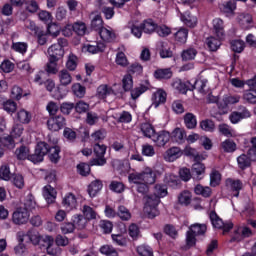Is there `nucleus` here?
Instances as JSON below:
<instances>
[{
	"instance_id": "1",
	"label": "nucleus",
	"mask_w": 256,
	"mask_h": 256,
	"mask_svg": "<svg viewBox=\"0 0 256 256\" xmlns=\"http://www.w3.org/2000/svg\"><path fill=\"white\" fill-rule=\"evenodd\" d=\"M144 213L148 215L149 219H155V217L159 216V209L157 206L161 203L159 196L150 194L144 196Z\"/></svg>"
},
{
	"instance_id": "2",
	"label": "nucleus",
	"mask_w": 256,
	"mask_h": 256,
	"mask_svg": "<svg viewBox=\"0 0 256 256\" xmlns=\"http://www.w3.org/2000/svg\"><path fill=\"white\" fill-rule=\"evenodd\" d=\"M173 89L179 91V93H187V91H191L193 89H197L200 93H205V88L207 87V80H196L192 87H189L185 82L181 80H175L172 83Z\"/></svg>"
},
{
	"instance_id": "3",
	"label": "nucleus",
	"mask_w": 256,
	"mask_h": 256,
	"mask_svg": "<svg viewBox=\"0 0 256 256\" xmlns=\"http://www.w3.org/2000/svg\"><path fill=\"white\" fill-rule=\"evenodd\" d=\"M50 149L51 147H49L48 143L39 142L35 148L34 154L29 156V160L32 161V163H41L45 155L49 153Z\"/></svg>"
},
{
	"instance_id": "4",
	"label": "nucleus",
	"mask_w": 256,
	"mask_h": 256,
	"mask_svg": "<svg viewBox=\"0 0 256 256\" xmlns=\"http://www.w3.org/2000/svg\"><path fill=\"white\" fill-rule=\"evenodd\" d=\"M106 151H107V146L96 143L94 145V154H95L96 158H93L90 161V164L98 165V166L105 165V163H107V160L105 159Z\"/></svg>"
},
{
	"instance_id": "5",
	"label": "nucleus",
	"mask_w": 256,
	"mask_h": 256,
	"mask_svg": "<svg viewBox=\"0 0 256 256\" xmlns=\"http://www.w3.org/2000/svg\"><path fill=\"white\" fill-rule=\"evenodd\" d=\"M210 220L215 229L223 230V235L229 233V231L233 229V223L229 222L227 224H224L223 220L219 218V216H217V213L215 212L210 213Z\"/></svg>"
},
{
	"instance_id": "6",
	"label": "nucleus",
	"mask_w": 256,
	"mask_h": 256,
	"mask_svg": "<svg viewBox=\"0 0 256 256\" xmlns=\"http://www.w3.org/2000/svg\"><path fill=\"white\" fill-rule=\"evenodd\" d=\"M29 211L23 209V207L17 208L12 214V221L15 225H25L29 221Z\"/></svg>"
},
{
	"instance_id": "7",
	"label": "nucleus",
	"mask_w": 256,
	"mask_h": 256,
	"mask_svg": "<svg viewBox=\"0 0 256 256\" xmlns=\"http://www.w3.org/2000/svg\"><path fill=\"white\" fill-rule=\"evenodd\" d=\"M89 19L91 21L90 27L93 31H96L97 33L100 32L101 29H103L105 26V23L103 22V17L101 16V13L99 11H93L89 14Z\"/></svg>"
},
{
	"instance_id": "8",
	"label": "nucleus",
	"mask_w": 256,
	"mask_h": 256,
	"mask_svg": "<svg viewBox=\"0 0 256 256\" xmlns=\"http://www.w3.org/2000/svg\"><path fill=\"white\" fill-rule=\"evenodd\" d=\"M65 125H67V121L62 115L53 116L47 121V126L50 131H61Z\"/></svg>"
},
{
	"instance_id": "9",
	"label": "nucleus",
	"mask_w": 256,
	"mask_h": 256,
	"mask_svg": "<svg viewBox=\"0 0 256 256\" xmlns=\"http://www.w3.org/2000/svg\"><path fill=\"white\" fill-rule=\"evenodd\" d=\"M226 187L233 192L234 197H239V192L243 189V182L241 180H235L233 178L226 179Z\"/></svg>"
},
{
	"instance_id": "10",
	"label": "nucleus",
	"mask_w": 256,
	"mask_h": 256,
	"mask_svg": "<svg viewBox=\"0 0 256 256\" xmlns=\"http://www.w3.org/2000/svg\"><path fill=\"white\" fill-rule=\"evenodd\" d=\"M169 139H171V135L166 131L155 133L154 136H152V141L156 143L158 147H165V145L169 143Z\"/></svg>"
},
{
	"instance_id": "11",
	"label": "nucleus",
	"mask_w": 256,
	"mask_h": 256,
	"mask_svg": "<svg viewBox=\"0 0 256 256\" xmlns=\"http://www.w3.org/2000/svg\"><path fill=\"white\" fill-rule=\"evenodd\" d=\"M48 55L49 59H54L56 61H59V59H63V55H65V50L61 48V46L52 44L48 48Z\"/></svg>"
},
{
	"instance_id": "12",
	"label": "nucleus",
	"mask_w": 256,
	"mask_h": 256,
	"mask_svg": "<svg viewBox=\"0 0 256 256\" xmlns=\"http://www.w3.org/2000/svg\"><path fill=\"white\" fill-rule=\"evenodd\" d=\"M181 155H183V152H181V148L172 147L165 152L164 159L169 163H173V161H177V159H179Z\"/></svg>"
},
{
	"instance_id": "13",
	"label": "nucleus",
	"mask_w": 256,
	"mask_h": 256,
	"mask_svg": "<svg viewBox=\"0 0 256 256\" xmlns=\"http://www.w3.org/2000/svg\"><path fill=\"white\" fill-rule=\"evenodd\" d=\"M156 179H157V174L155 173V171H153V169L148 167L142 171V181L146 185H153Z\"/></svg>"
},
{
	"instance_id": "14",
	"label": "nucleus",
	"mask_w": 256,
	"mask_h": 256,
	"mask_svg": "<svg viewBox=\"0 0 256 256\" xmlns=\"http://www.w3.org/2000/svg\"><path fill=\"white\" fill-rule=\"evenodd\" d=\"M98 35H100V38L102 39V41H105V43H111L115 41L116 38L113 29L105 28V26L99 30Z\"/></svg>"
},
{
	"instance_id": "15",
	"label": "nucleus",
	"mask_w": 256,
	"mask_h": 256,
	"mask_svg": "<svg viewBox=\"0 0 256 256\" xmlns=\"http://www.w3.org/2000/svg\"><path fill=\"white\" fill-rule=\"evenodd\" d=\"M43 197L47 201V203H55V199H57V191L53 186L46 185L43 188Z\"/></svg>"
},
{
	"instance_id": "16",
	"label": "nucleus",
	"mask_w": 256,
	"mask_h": 256,
	"mask_svg": "<svg viewBox=\"0 0 256 256\" xmlns=\"http://www.w3.org/2000/svg\"><path fill=\"white\" fill-rule=\"evenodd\" d=\"M152 105L153 107H155V109H157V107H159V105L165 103V101H167V93L165 91H163L162 89L156 91L153 96H152Z\"/></svg>"
},
{
	"instance_id": "17",
	"label": "nucleus",
	"mask_w": 256,
	"mask_h": 256,
	"mask_svg": "<svg viewBox=\"0 0 256 256\" xmlns=\"http://www.w3.org/2000/svg\"><path fill=\"white\" fill-rule=\"evenodd\" d=\"M97 95L99 97V99H107V97H109V95H113L115 97V95H117V93H115V90L111 87H109L108 85H100L97 88Z\"/></svg>"
},
{
	"instance_id": "18",
	"label": "nucleus",
	"mask_w": 256,
	"mask_h": 256,
	"mask_svg": "<svg viewBox=\"0 0 256 256\" xmlns=\"http://www.w3.org/2000/svg\"><path fill=\"white\" fill-rule=\"evenodd\" d=\"M237 9V2L235 0H228L220 5V11L225 15H233Z\"/></svg>"
},
{
	"instance_id": "19",
	"label": "nucleus",
	"mask_w": 256,
	"mask_h": 256,
	"mask_svg": "<svg viewBox=\"0 0 256 256\" xmlns=\"http://www.w3.org/2000/svg\"><path fill=\"white\" fill-rule=\"evenodd\" d=\"M58 79L60 81V85L63 87H67V85H71L73 81V77L71 76V73H69V70L62 69L60 72H58Z\"/></svg>"
},
{
	"instance_id": "20",
	"label": "nucleus",
	"mask_w": 256,
	"mask_h": 256,
	"mask_svg": "<svg viewBox=\"0 0 256 256\" xmlns=\"http://www.w3.org/2000/svg\"><path fill=\"white\" fill-rule=\"evenodd\" d=\"M213 29L218 39H223V37H225V26L223 25V21L220 18L213 20Z\"/></svg>"
},
{
	"instance_id": "21",
	"label": "nucleus",
	"mask_w": 256,
	"mask_h": 256,
	"mask_svg": "<svg viewBox=\"0 0 256 256\" xmlns=\"http://www.w3.org/2000/svg\"><path fill=\"white\" fill-rule=\"evenodd\" d=\"M238 23L242 29H251L253 27V17L250 14H240Z\"/></svg>"
},
{
	"instance_id": "22",
	"label": "nucleus",
	"mask_w": 256,
	"mask_h": 256,
	"mask_svg": "<svg viewBox=\"0 0 256 256\" xmlns=\"http://www.w3.org/2000/svg\"><path fill=\"white\" fill-rule=\"evenodd\" d=\"M256 161V159H252L251 155H249V152L246 154H241L237 158L238 167L240 169H247V167H251V162Z\"/></svg>"
},
{
	"instance_id": "23",
	"label": "nucleus",
	"mask_w": 256,
	"mask_h": 256,
	"mask_svg": "<svg viewBox=\"0 0 256 256\" xmlns=\"http://www.w3.org/2000/svg\"><path fill=\"white\" fill-rule=\"evenodd\" d=\"M184 125L187 129L197 128V116L195 114L188 112L184 115Z\"/></svg>"
},
{
	"instance_id": "24",
	"label": "nucleus",
	"mask_w": 256,
	"mask_h": 256,
	"mask_svg": "<svg viewBox=\"0 0 256 256\" xmlns=\"http://www.w3.org/2000/svg\"><path fill=\"white\" fill-rule=\"evenodd\" d=\"M141 27H142L144 33L151 34V33H155V31H157L158 25L153 19H146L141 24Z\"/></svg>"
},
{
	"instance_id": "25",
	"label": "nucleus",
	"mask_w": 256,
	"mask_h": 256,
	"mask_svg": "<svg viewBox=\"0 0 256 256\" xmlns=\"http://www.w3.org/2000/svg\"><path fill=\"white\" fill-rule=\"evenodd\" d=\"M72 223L75 229H85L89 221L81 214H76L73 216Z\"/></svg>"
},
{
	"instance_id": "26",
	"label": "nucleus",
	"mask_w": 256,
	"mask_h": 256,
	"mask_svg": "<svg viewBox=\"0 0 256 256\" xmlns=\"http://www.w3.org/2000/svg\"><path fill=\"white\" fill-rule=\"evenodd\" d=\"M101 189H103V182L101 180L92 181L88 186V194L90 197H95Z\"/></svg>"
},
{
	"instance_id": "27",
	"label": "nucleus",
	"mask_w": 256,
	"mask_h": 256,
	"mask_svg": "<svg viewBox=\"0 0 256 256\" xmlns=\"http://www.w3.org/2000/svg\"><path fill=\"white\" fill-rule=\"evenodd\" d=\"M62 203L66 209H75V207H77V198L73 193H69L63 198Z\"/></svg>"
},
{
	"instance_id": "28",
	"label": "nucleus",
	"mask_w": 256,
	"mask_h": 256,
	"mask_svg": "<svg viewBox=\"0 0 256 256\" xmlns=\"http://www.w3.org/2000/svg\"><path fill=\"white\" fill-rule=\"evenodd\" d=\"M181 21L187 25V27H195L197 25V17L189 12L181 14Z\"/></svg>"
},
{
	"instance_id": "29",
	"label": "nucleus",
	"mask_w": 256,
	"mask_h": 256,
	"mask_svg": "<svg viewBox=\"0 0 256 256\" xmlns=\"http://www.w3.org/2000/svg\"><path fill=\"white\" fill-rule=\"evenodd\" d=\"M155 79H171L173 77V72L170 68H164V69H157L154 72Z\"/></svg>"
},
{
	"instance_id": "30",
	"label": "nucleus",
	"mask_w": 256,
	"mask_h": 256,
	"mask_svg": "<svg viewBox=\"0 0 256 256\" xmlns=\"http://www.w3.org/2000/svg\"><path fill=\"white\" fill-rule=\"evenodd\" d=\"M59 60H54L52 58H49L46 66L45 71L48 73V75H57L59 73V68L57 67V63Z\"/></svg>"
},
{
	"instance_id": "31",
	"label": "nucleus",
	"mask_w": 256,
	"mask_h": 256,
	"mask_svg": "<svg viewBox=\"0 0 256 256\" xmlns=\"http://www.w3.org/2000/svg\"><path fill=\"white\" fill-rule=\"evenodd\" d=\"M82 214L84 219L88 221H93V219H97V212L91 206L84 205L82 207Z\"/></svg>"
},
{
	"instance_id": "32",
	"label": "nucleus",
	"mask_w": 256,
	"mask_h": 256,
	"mask_svg": "<svg viewBox=\"0 0 256 256\" xmlns=\"http://www.w3.org/2000/svg\"><path fill=\"white\" fill-rule=\"evenodd\" d=\"M141 132L143 133L144 137H148V139H153L155 135V128L150 123H142L140 126Z\"/></svg>"
},
{
	"instance_id": "33",
	"label": "nucleus",
	"mask_w": 256,
	"mask_h": 256,
	"mask_svg": "<svg viewBox=\"0 0 256 256\" xmlns=\"http://www.w3.org/2000/svg\"><path fill=\"white\" fill-rule=\"evenodd\" d=\"M221 147L224 153H235V151H237V144L231 139L222 142Z\"/></svg>"
},
{
	"instance_id": "34",
	"label": "nucleus",
	"mask_w": 256,
	"mask_h": 256,
	"mask_svg": "<svg viewBox=\"0 0 256 256\" xmlns=\"http://www.w3.org/2000/svg\"><path fill=\"white\" fill-rule=\"evenodd\" d=\"M218 131L221 135H224V137H235V130L228 124H219Z\"/></svg>"
},
{
	"instance_id": "35",
	"label": "nucleus",
	"mask_w": 256,
	"mask_h": 256,
	"mask_svg": "<svg viewBox=\"0 0 256 256\" xmlns=\"http://www.w3.org/2000/svg\"><path fill=\"white\" fill-rule=\"evenodd\" d=\"M17 121H19V123L27 125V123H30L31 121V113H29V111L25 109H20L17 112Z\"/></svg>"
},
{
	"instance_id": "36",
	"label": "nucleus",
	"mask_w": 256,
	"mask_h": 256,
	"mask_svg": "<svg viewBox=\"0 0 256 256\" xmlns=\"http://www.w3.org/2000/svg\"><path fill=\"white\" fill-rule=\"evenodd\" d=\"M189 231H191V233H193L194 235H205V233L207 232V225L205 224H192L189 227Z\"/></svg>"
},
{
	"instance_id": "37",
	"label": "nucleus",
	"mask_w": 256,
	"mask_h": 256,
	"mask_svg": "<svg viewBox=\"0 0 256 256\" xmlns=\"http://www.w3.org/2000/svg\"><path fill=\"white\" fill-rule=\"evenodd\" d=\"M72 27L74 33H76V35H79L80 37H83V35L87 33V24H85V22H75L74 24H72Z\"/></svg>"
},
{
	"instance_id": "38",
	"label": "nucleus",
	"mask_w": 256,
	"mask_h": 256,
	"mask_svg": "<svg viewBox=\"0 0 256 256\" xmlns=\"http://www.w3.org/2000/svg\"><path fill=\"white\" fill-rule=\"evenodd\" d=\"M48 153L51 163H59V159H61V156H59V153H61V148H59V146L50 147Z\"/></svg>"
},
{
	"instance_id": "39",
	"label": "nucleus",
	"mask_w": 256,
	"mask_h": 256,
	"mask_svg": "<svg viewBox=\"0 0 256 256\" xmlns=\"http://www.w3.org/2000/svg\"><path fill=\"white\" fill-rule=\"evenodd\" d=\"M221 39L222 38H215L213 36L207 38L206 40V44L207 47L210 49V51H217V49H219V47H221Z\"/></svg>"
},
{
	"instance_id": "40",
	"label": "nucleus",
	"mask_w": 256,
	"mask_h": 256,
	"mask_svg": "<svg viewBox=\"0 0 256 256\" xmlns=\"http://www.w3.org/2000/svg\"><path fill=\"white\" fill-rule=\"evenodd\" d=\"M197 236L191 232V230H188L186 232V245L184 246V249H191V247H195L197 244Z\"/></svg>"
},
{
	"instance_id": "41",
	"label": "nucleus",
	"mask_w": 256,
	"mask_h": 256,
	"mask_svg": "<svg viewBox=\"0 0 256 256\" xmlns=\"http://www.w3.org/2000/svg\"><path fill=\"white\" fill-rule=\"evenodd\" d=\"M187 135L185 134V130L181 129V128H176L174 129V131L172 132V139L173 141H175L176 143H183L185 141V137Z\"/></svg>"
},
{
	"instance_id": "42",
	"label": "nucleus",
	"mask_w": 256,
	"mask_h": 256,
	"mask_svg": "<svg viewBox=\"0 0 256 256\" xmlns=\"http://www.w3.org/2000/svg\"><path fill=\"white\" fill-rule=\"evenodd\" d=\"M200 129L202 131H207L208 133H213L215 131V122L211 119H205L200 122Z\"/></svg>"
},
{
	"instance_id": "43",
	"label": "nucleus",
	"mask_w": 256,
	"mask_h": 256,
	"mask_svg": "<svg viewBox=\"0 0 256 256\" xmlns=\"http://www.w3.org/2000/svg\"><path fill=\"white\" fill-rule=\"evenodd\" d=\"M39 21L45 24H49L53 21V15L47 10H40L37 14Z\"/></svg>"
},
{
	"instance_id": "44",
	"label": "nucleus",
	"mask_w": 256,
	"mask_h": 256,
	"mask_svg": "<svg viewBox=\"0 0 256 256\" xmlns=\"http://www.w3.org/2000/svg\"><path fill=\"white\" fill-rule=\"evenodd\" d=\"M47 34L55 39L61 34V27H59L57 23H49L47 26Z\"/></svg>"
},
{
	"instance_id": "45",
	"label": "nucleus",
	"mask_w": 256,
	"mask_h": 256,
	"mask_svg": "<svg viewBox=\"0 0 256 256\" xmlns=\"http://www.w3.org/2000/svg\"><path fill=\"white\" fill-rule=\"evenodd\" d=\"M181 57L184 61H193L197 57V50L195 48H188L182 52Z\"/></svg>"
},
{
	"instance_id": "46",
	"label": "nucleus",
	"mask_w": 256,
	"mask_h": 256,
	"mask_svg": "<svg viewBox=\"0 0 256 256\" xmlns=\"http://www.w3.org/2000/svg\"><path fill=\"white\" fill-rule=\"evenodd\" d=\"M194 193H196V195H202V197H211V188L198 184L194 188Z\"/></svg>"
},
{
	"instance_id": "47",
	"label": "nucleus",
	"mask_w": 256,
	"mask_h": 256,
	"mask_svg": "<svg viewBox=\"0 0 256 256\" xmlns=\"http://www.w3.org/2000/svg\"><path fill=\"white\" fill-rule=\"evenodd\" d=\"M72 91L76 97L79 99H83L85 97L86 88L85 86L81 85L80 83H76L72 86Z\"/></svg>"
},
{
	"instance_id": "48",
	"label": "nucleus",
	"mask_w": 256,
	"mask_h": 256,
	"mask_svg": "<svg viewBox=\"0 0 256 256\" xmlns=\"http://www.w3.org/2000/svg\"><path fill=\"white\" fill-rule=\"evenodd\" d=\"M15 155L20 161H24V159H29V157H31V155H29V149L25 146L16 149Z\"/></svg>"
},
{
	"instance_id": "49",
	"label": "nucleus",
	"mask_w": 256,
	"mask_h": 256,
	"mask_svg": "<svg viewBox=\"0 0 256 256\" xmlns=\"http://www.w3.org/2000/svg\"><path fill=\"white\" fill-rule=\"evenodd\" d=\"M242 99L246 101V103L256 105V90H249L244 92Z\"/></svg>"
},
{
	"instance_id": "50",
	"label": "nucleus",
	"mask_w": 256,
	"mask_h": 256,
	"mask_svg": "<svg viewBox=\"0 0 256 256\" xmlns=\"http://www.w3.org/2000/svg\"><path fill=\"white\" fill-rule=\"evenodd\" d=\"M117 215L122 221H129L131 219V212L125 206L118 207Z\"/></svg>"
},
{
	"instance_id": "51",
	"label": "nucleus",
	"mask_w": 256,
	"mask_h": 256,
	"mask_svg": "<svg viewBox=\"0 0 256 256\" xmlns=\"http://www.w3.org/2000/svg\"><path fill=\"white\" fill-rule=\"evenodd\" d=\"M188 35L189 31L185 28H181L176 32L175 39L178 41V43H186Z\"/></svg>"
},
{
	"instance_id": "52",
	"label": "nucleus",
	"mask_w": 256,
	"mask_h": 256,
	"mask_svg": "<svg viewBox=\"0 0 256 256\" xmlns=\"http://www.w3.org/2000/svg\"><path fill=\"white\" fill-rule=\"evenodd\" d=\"M160 47V57H162V59L173 57V52L167 47V42H161Z\"/></svg>"
},
{
	"instance_id": "53",
	"label": "nucleus",
	"mask_w": 256,
	"mask_h": 256,
	"mask_svg": "<svg viewBox=\"0 0 256 256\" xmlns=\"http://www.w3.org/2000/svg\"><path fill=\"white\" fill-rule=\"evenodd\" d=\"M100 253H102V255H106V256H119V253L117 252V250L110 245H104L100 248Z\"/></svg>"
},
{
	"instance_id": "54",
	"label": "nucleus",
	"mask_w": 256,
	"mask_h": 256,
	"mask_svg": "<svg viewBox=\"0 0 256 256\" xmlns=\"http://www.w3.org/2000/svg\"><path fill=\"white\" fill-rule=\"evenodd\" d=\"M61 233L63 235H69L75 231V224L73 222H64L60 226Z\"/></svg>"
},
{
	"instance_id": "55",
	"label": "nucleus",
	"mask_w": 256,
	"mask_h": 256,
	"mask_svg": "<svg viewBox=\"0 0 256 256\" xmlns=\"http://www.w3.org/2000/svg\"><path fill=\"white\" fill-rule=\"evenodd\" d=\"M66 69H68V71H75L77 69V56H75V54H70L68 56Z\"/></svg>"
},
{
	"instance_id": "56",
	"label": "nucleus",
	"mask_w": 256,
	"mask_h": 256,
	"mask_svg": "<svg viewBox=\"0 0 256 256\" xmlns=\"http://www.w3.org/2000/svg\"><path fill=\"white\" fill-rule=\"evenodd\" d=\"M221 183V173L217 170H213L210 173V185L211 187H217Z\"/></svg>"
},
{
	"instance_id": "57",
	"label": "nucleus",
	"mask_w": 256,
	"mask_h": 256,
	"mask_svg": "<svg viewBox=\"0 0 256 256\" xmlns=\"http://www.w3.org/2000/svg\"><path fill=\"white\" fill-rule=\"evenodd\" d=\"M26 11L34 15L39 11V3L35 0H28L26 2Z\"/></svg>"
},
{
	"instance_id": "58",
	"label": "nucleus",
	"mask_w": 256,
	"mask_h": 256,
	"mask_svg": "<svg viewBox=\"0 0 256 256\" xmlns=\"http://www.w3.org/2000/svg\"><path fill=\"white\" fill-rule=\"evenodd\" d=\"M35 207H36V203H35V200L33 199V195H28L24 200V207H22V209H25L29 213V211H33Z\"/></svg>"
},
{
	"instance_id": "59",
	"label": "nucleus",
	"mask_w": 256,
	"mask_h": 256,
	"mask_svg": "<svg viewBox=\"0 0 256 256\" xmlns=\"http://www.w3.org/2000/svg\"><path fill=\"white\" fill-rule=\"evenodd\" d=\"M122 86L124 91H131V89H133V76H131V74L124 76Z\"/></svg>"
},
{
	"instance_id": "60",
	"label": "nucleus",
	"mask_w": 256,
	"mask_h": 256,
	"mask_svg": "<svg viewBox=\"0 0 256 256\" xmlns=\"http://www.w3.org/2000/svg\"><path fill=\"white\" fill-rule=\"evenodd\" d=\"M86 49L88 53H92V55H95V53H101L105 51V44L98 43L97 45H88L86 46Z\"/></svg>"
},
{
	"instance_id": "61",
	"label": "nucleus",
	"mask_w": 256,
	"mask_h": 256,
	"mask_svg": "<svg viewBox=\"0 0 256 256\" xmlns=\"http://www.w3.org/2000/svg\"><path fill=\"white\" fill-rule=\"evenodd\" d=\"M149 88L145 85H140L137 88H134L133 90H131V97L132 99H139V97H141V95H143V93H145V91H147Z\"/></svg>"
},
{
	"instance_id": "62",
	"label": "nucleus",
	"mask_w": 256,
	"mask_h": 256,
	"mask_svg": "<svg viewBox=\"0 0 256 256\" xmlns=\"http://www.w3.org/2000/svg\"><path fill=\"white\" fill-rule=\"evenodd\" d=\"M231 49L234 53H241L245 49V42L243 40H233L231 42Z\"/></svg>"
},
{
	"instance_id": "63",
	"label": "nucleus",
	"mask_w": 256,
	"mask_h": 256,
	"mask_svg": "<svg viewBox=\"0 0 256 256\" xmlns=\"http://www.w3.org/2000/svg\"><path fill=\"white\" fill-rule=\"evenodd\" d=\"M3 109L7 113H15L17 111V103L13 100H7L3 103Z\"/></svg>"
},
{
	"instance_id": "64",
	"label": "nucleus",
	"mask_w": 256,
	"mask_h": 256,
	"mask_svg": "<svg viewBox=\"0 0 256 256\" xmlns=\"http://www.w3.org/2000/svg\"><path fill=\"white\" fill-rule=\"evenodd\" d=\"M137 252L141 256H153V249H151V247L149 246H145V245L139 246L137 248Z\"/></svg>"
}]
</instances>
